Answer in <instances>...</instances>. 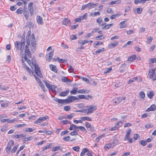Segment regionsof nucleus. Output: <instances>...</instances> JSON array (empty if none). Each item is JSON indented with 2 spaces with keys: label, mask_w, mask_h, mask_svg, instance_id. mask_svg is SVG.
<instances>
[{
  "label": "nucleus",
  "mask_w": 156,
  "mask_h": 156,
  "mask_svg": "<svg viewBox=\"0 0 156 156\" xmlns=\"http://www.w3.org/2000/svg\"><path fill=\"white\" fill-rule=\"evenodd\" d=\"M30 66V67L32 68H33L34 67L35 68V72L36 74L39 77H42V75L41 72V70L40 68H39L38 66L34 62L32 61L31 62L30 61V64L28 63Z\"/></svg>",
  "instance_id": "nucleus-1"
},
{
  "label": "nucleus",
  "mask_w": 156,
  "mask_h": 156,
  "mask_svg": "<svg viewBox=\"0 0 156 156\" xmlns=\"http://www.w3.org/2000/svg\"><path fill=\"white\" fill-rule=\"evenodd\" d=\"M25 55L24 58L28 63H30V60L27 58H31V55L30 52L29 51V48L27 45H26L25 47Z\"/></svg>",
  "instance_id": "nucleus-2"
},
{
  "label": "nucleus",
  "mask_w": 156,
  "mask_h": 156,
  "mask_svg": "<svg viewBox=\"0 0 156 156\" xmlns=\"http://www.w3.org/2000/svg\"><path fill=\"white\" fill-rule=\"evenodd\" d=\"M27 37H26V42L27 44L29 45L30 44V42H31L32 46L34 47H35L36 45V41H35V38L34 37V34H32L30 38H27Z\"/></svg>",
  "instance_id": "nucleus-3"
},
{
  "label": "nucleus",
  "mask_w": 156,
  "mask_h": 156,
  "mask_svg": "<svg viewBox=\"0 0 156 156\" xmlns=\"http://www.w3.org/2000/svg\"><path fill=\"white\" fill-rule=\"evenodd\" d=\"M87 109V114L89 115L93 113L96 109V108L95 106L90 105L88 106Z\"/></svg>",
  "instance_id": "nucleus-4"
},
{
  "label": "nucleus",
  "mask_w": 156,
  "mask_h": 156,
  "mask_svg": "<svg viewBox=\"0 0 156 156\" xmlns=\"http://www.w3.org/2000/svg\"><path fill=\"white\" fill-rule=\"evenodd\" d=\"M78 99V98L74 96H70L67 99H66V103H69Z\"/></svg>",
  "instance_id": "nucleus-5"
},
{
  "label": "nucleus",
  "mask_w": 156,
  "mask_h": 156,
  "mask_svg": "<svg viewBox=\"0 0 156 156\" xmlns=\"http://www.w3.org/2000/svg\"><path fill=\"white\" fill-rule=\"evenodd\" d=\"M49 117L48 116H45L39 118L38 119L34 122L35 124H37L43 122L45 120L48 119Z\"/></svg>",
  "instance_id": "nucleus-6"
},
{
  "label": "nucleus",
  "mask_w": 156,
  "mask_h": 156,
  "mask_svg": "<svg viewBox=\"0 0 156 156\" xmlns=\"http://www.w3.org/2000/svg\"><path fill=\"white\" fill-rule=\"evenodd\" d=\"M62 24L66 26H69L71 25V22L69 19L67 18H65L63 20Z\"/></svg>",
  "instance_id": "nucleus-7"
},
{
  "label": "nucleus",
  "mask_w": 156,
  "mask_h": 156,
  "mask_svg": "<svg viewBox=\"0 0 156 156\" xmlns=\"http://www.w3.org/2000/svg\"><path fill=\"white\" fill-rule=\"evenodd\" d=\"M21 47L20 48V50L21 52H23L24 50V46L25 44V39H22L21 42Z\"/></svg>",
  "instance_id": "nucleus-8"
},
{
  "label": "nucleus",
  "mask_w": 156,
  "mask_h": 156,
  "mask_svg": "<svg viewBox=\"0 0 156 156\" xmlns=\"http://www.w3.org/2000/svg\"><path fill=\"white\" fill-rule=\"evenodd\" d=\"M53 55V51L51 52L48 54L46 55V60L48 62H49L51 60V58L52 57Z\"/></svg>",
  "instance_id": "nucleus-9"
},
{
  "label": "nucleus",
  "mask_w": 156,
  "mask_h": 156,
  "mask_svg": "<svg viewBox=\"0 0 156 156\" xmlns=\"http://www.w3.org/2000/svg\"><path fill=\"white\" fill-rule=\"evenodd\" d=\"M87 8L90 9L97 6V4L92 2H90L86 5Z\"/></svg>",
  "instance_id": "nucleus-10"
},
{
  "label": "nucleus",
  "mask_w": 156,
  "mask_h": 156,
  "mask_svg": "<svg viewBox=\"0 0 156 156\" xmlns=\"http://www.w3.org/2000/svg\"><path fill=\"white\" fill-rule=\"evenodd\" d=\"M122 99L121 98H114L113 100V101L115 103V105H117L120 103L122 101Z\"/></svg>",
  "instance_id": "nucleus-11"
},
{
  "label": "nucleus",
  "mask_w": 156,
  "mask_h": 156,
  "mask_svg": "<svg viewBox=\"0 0 156 156\" xmlns=\"http://www.w3.org/2000/svg\"><path fill=\"white\" fill-rule=\"evenodd\" d=\"M33 5V4L31 2L29 4L28 9L31 15H32L33 14L34 10L32 6Z\"/></svg>",
  "instance_id": "nucleus-12"
},
{
  "label": "nucleus",
  "mask_w": 156,
  "mask_h": 156,
  "mask_svg": "<svg viewBox=\"0 0 156 156\" xmlns=\"http://www.w3.org/2000/svg\"><path fill=\"white\" fill-rule=\"evenodd\" d=\"M156 106L155 105L153 104L151 105V106L148 108L146 110V112H149L150 111H154L156 109Z\"/></svg>",
  "instance_id": "nucleus-13"
},
{
  "label": "nucleus",
  "mask_w": 156,
  "mask_h": 156,
  "mask_svg": "<svg viewBox=\"0 0 156 156\" xmlns=\"http://www.w3.org/2000/svg\"><path fill=\"white\" fill-rule=\"evenodd\" d=\"M77 92L78 93L81 94H88L90 92L89 90H85L84 89H81L79 90Z\"/></svg>",
  "instance_id": "nucleus-14"
},
{
  "label": "nucleus",
  "mask_w": 156,
  "mask_h": 156,
  "mask_svg": "<svg viewBox=\"0 0 156 156\" xmlns=\"http://www.w3.org/2000/svg\"><path fill=\"white\" fill-rule=\"evenodd\" d=\"M148 76L150 78L152 79L154 77V72L152 69L149 70Z\"/></svg>",
  "instance_id": "nucleus-15"
},
{
  "label": "nucleus",
  "mask_w": 156,
  "mask_h": 156,
  "mask_svg": "<svg viewBox=\"0 0 156 156\" xmlns=\"http://www.w3.org/2000/svg\"><path fill=\"white\" fill-rule=\"evenodd\" d=\"M50 68L52 71L55 73L57 72V69L55 66L53 65H50Z\"/></svg>",
  "instance_id": "nucleus-16"
},
{
  "label": "nucleus",
  "mask_w": 156,
  "mask_h": 156,
  "mask_svg": "<svg viewBox=\"0 0 156 156\" xmlns=\"http://www.w3.org/2000/svg\"><path fill=\"white\" fill-rule=\"evenodd\" d=\"M37 20L38 23L39 24H42L43 23V20L41 16H38L37 17Z\"/></svg>",
  "instance_id": "nucleus-17"
},
{
  "label": "nucleus",
  "mask_w": 156,
  "mask_h": 156,
  "mask_svg": "<svg viewBox=\"0 0 156 156\" xmlns=\"http://www.w3.org/2000/svg\"><path fill=\"white\" fill-rule=\"evenodd\" d=\"M15 47L16 48V50H20V48L21 47V43L20 42L16 41L15 42Z\"/></svg>",
  "instance_id": "nucleus-18"
},
{
  "label": "nucleus",
  "mask_w": 156,
  "mask_h": 156,
  "mask_svg": "<svg viewBox=\"0 0 156 156\" xmlns=\"http://www.w3.org/2000/svg\"><path fill=\"white\" fill-rule=\"evenodd\" d=\"M69 90H67L66 91L61 92L59 95L61 96H66L69 92Z\"/></svg>",
  "instance_id": "nucleus-19"
},
{
  "label": "nucleus",
  "mask_w": 156,
  "mask_h": 156,
  "mask_svg": "<svg viewBox=\"0 0 156 156\" xmlns=\"http://www.w3.org/2000/svg\"><path fill=\"white\" fill-rule=\"evenodd\" d=\"M61 80L64 82H71L72 81L69 80V79L68 78L66 77L63 76L61 79Z\"/></svg>",
  "instance_id": "nucleus-20"
},
{
  "label": "nucleus",
  "mask_w": 156,
  "mask_h": 156,
  "mask_svg": "<svg viewBox=\"0 0 156 156\" xmlns=\"http://www.w3.org/2000/svg\"><path fill=\"white\" fill-rule=\"evenodd\" d=\"M80 119L83 121L87 120L90 121H92V119L89 117H82Z\"/></svg>",
  "instance_id": "nucleus-21"
},
{
  "label": "nucleus",
  "mask_w": 156,
  "mask_h": 156,
  "mask_svg": "<svg viewBox=\"0 0 156 156\" xmlns=\"http://www.w3.org/2000/svg\"><path fill=\"white\" fill-rule=\"evenodd\" d=\"M136 58V55H133L131 57L128 58V60L130 62H133L135 59Z\"/></svg>",
  "instance_id": "nucleus-22"
},
{
  "label": "nucleus",
  "mask_w": 156,
  "mask_h": 156,
  "mask_svg": "<svg viewBox=\"0 0 156 156\" xmlns=\"http://www.w3.org/2000/svg\"><path fill=\"white\" fill-rule=\"evenodd\" d=\"M100 15V12H92L90 13V16H91L93 17H94L97 16H99Z\"/></svg>",
  "instance_id": "nucleus-23"
},
{
  "label": "nucleus",
  "mask_w": 156,
  "mask_h": 156,
  "mask_svg": "<svg viewBox=\"0 0 156 156\" xmlns=\"http://www.w3.org/2000/svg\"><path fill=\"white\" fill-rule=\"evenodd\" d=\"M154 95V93L153 91H151L147 93V96L150 99H152Z\"/></svg>",
  "instance_id": "nucleus-24"
},
{
  "label": "nucleus",
  "mask_w": 156,
  "mask_h": 156,
  "mask_svg": "<svg viewBox=\"0 0 156 156\" xmlns=\"http://www.w3.org/2000/svg\"><path fill=\"white\" fill-rule=\"evenodd\" d=\"M78 88L76 87H73L72 90L70 91L71 94H75L77 91Z\"/></svg>",
  "instance_id": "nucleus-25"
},
{
  "label": "nucleus",
  "mask_w": 156,
  "mask_h": 156,
  "mask_svg": "<svg viewBox=\"0 0 156 156\" xmlns=\"http://www.w3.org/2000/svg\"><path fill=\"white\" fill-rule=\"evenodd\" d=\"M88 151V149L85 148H83L82 151V152H81L80 156H83L85 154V153L86 152H87Z\"/></svg>",
  "instance_id": "nucleus-26"
},
{
  "label": "nucleus",
  "mask_w": 156,
  "mask_h": 156,
  "mask_svg": "<svg viewBox=\"0 0 156 156\" xmlns=\"http://www.w3.org/2000/svg\"><path fill=\"white\" fill-rule=\"evenodd\" d=\"M146 1V0H135L134 1V3L135 4H137L141 2L143 3H144Z\"/></svg>",
  "instance_id": "nucleus-27"
},
{
  "label": "nucleus",
  "mask_w": 156,
  "mask_h": 156,
  "mask_svg": "<svg viewBox=\"0 0 156 156\" xmlns=\"http://www.w3.org/2000/svg\"><path fill=\"white\" fill-rule=\"evenodd\" d=\"M14 145V141L13 140H10L9 142L8 143L7 147H8L9 148H11V147L12 145Z\"/></svg>",
  "instance_id": "nucleus-28"
},
{
  "label": "nucleus",
  "mask_w": 156,
  "mask_h": 156,
  "mask_svg": "<svg viewBox=\"0 0 156 156\" xmlns=\"http://www.w3.org/2000/svg\"><path fill=\"white\" fill-rule=\"evenodd\" d=\"M121 3V1L120 0H116L115 1H112L110 2V5H113L115 4H118Z\"/></svg>",
  "instance_id": "nucleus-29"
},
{
  "label": "nucleus",
  "mask_w": 156,
  "mask_h": 156,
  "mask_svg": "<svg viewBox=\"0 0 156 156\" xmlns=\"http://www.w3.org/2000/svg\"><path fill=\"white\" fill-rule=\"evenodd\" d=\"M140 98H141L142 100H144L145 97V94L144 92L141 91L139 93V94Z\"/></svg>",
  "instance_id": "nucleus-30"
},
{
  "label": "nucleus",
  "mask_w": 156,
  "mask_h": 156,
  "mask_svg": "<svg viewBox=\"0 0 156 156\" xmlns=\"http://www.w3.org/2000/svg\"><path fill=\"white\" fill-rule=\"evenodd\" d=\"M118 44V42L115 41L110 44L109 46L111 48H113V47L116 46Z\"/></svg>",
  "instance_id": "nucleus-31"
},
{
  "label": "nucleus",
  "mask_w": 156,
  "mask_h": 156,
  "mask_svg": "<svg viewBox=\"0 0 156 156\" xmlns=\"http://www.w3.org/2000/svg\"><path fill=\"white\" fill-rule=\"evenodd\" d=\"M79 129L80 130L84 132L85 133H86L87 132V130H86L84 126H79Z\"/></svg>",
  "instance_id": "nucleus-32"
},
{
  "label": "nucleus",
  "mask_w": 156,
  "mask_h": 156,
  "mask_svg": "<svg viewBox=\"0 0 156 156\" xmlns=\"http://www.w3.org/2000/svg\"><path fill=\"white\" fill-rule=\"evenodd\" d=\"M61 122L63 125L70 124V122L67 120H62L61 121Z\"/></svg>",
  "instance_id": "nucleus-33"
},
{
  "label": "nucleus",
  "mask_w": 156,
  "mask_h": 156,
  "mask_svg": "<svg viewBox=\"0 0 156 156\" xmlns=\"http://www.w3.org/2000/svg\"><path fill=\"white\" fill-rule=\"evenodd\" d=\"M137 79L138 78L137 77L133 78L129 80L128 83H132L135 80H137Z\"/></svg>",
  "instance_id": "nucleus-34"
},
{
  "label": "nucleus",
  "mask_w": 156,
  "mask_h": 156,
  "mask_svg": "<svg viewBox=\"0 0 156 156\" xmlns=\"http://www.w3.org/2000/svg\"><path fill=\"white\" fill-rule=\"evenodd\" d=\"M88 41L87 40H84L83 41H78V43H80L82 45H84L85 44L87 43Z\"/></svg>",
  "instance_id": "nucleus-35"
},
{
  "label": "nucleus",
  "mask_w": 156,
  "mask_h": 156,
  "mask_svg": "<svg viewBox=\"0 0 156 156\" xmlns=\"http://www.w3.org/2000/svg\"><path fill=\"white\" fill-rule=\"evenodd\" d=\"M46 87L49 89H50L51 87V85L48 83L47 81L44 80L43 81Z\"/></svg>",
  "instance_id": "nucleus-36"
},
{
  "label": "nucleus",
  "mask_w": 156,
  "mask_h": 156,
  "mask_svg": "<svg viewBox=\"0 0 156 156\" xmlns=\"http://www.w3.org/2000/svg\"><path fill=\"white\" fill-rule=\"evenodd\" d=\"M57 59L58 60L60 63H64L65 62H66L65 59H60L59 57L57 58Z\"/></svg>",
  "instance_id": "nucleus-37"
},
{
  "label": "nucleus",
  "mask_w": 156,
  "mask_h": 156,
  "mask_svg": "<svg viewBox=\"0 0 156 156\" xmlns=\"http://www.w3.org/2000/svg\"><path fill=\"white\" fill-rule=\"evenodd\" d=\"M140 143L143 146H145L147 144V142L144 140H142L140 142Z\"/></svg>",
  "instance_id": "nucleus-38"
},
{
  "label": "nucleus",
  "mask_w": 156,
  "mask_h": 156,
  "mask_svg": "<svg viewBox=\"0 0 156 156\" xmlns=\"http://www.w3.org/2000/svg\"><path fill=\"white\" fill-rule=\"evenodd\" d=\"M80 147L79 146H76L73 147L72 149L75 151L79 152L80 150Z\"/></svg>",
  "instance_id": "nucleus-39"
},
{
  "label": "nucleus",
  "mask_w": 156,
  "mask_h": 156,
  "mask_svg": "<svg viewBox=\"0 0 156 156\" xmlns=\"http://www.w3.org/2000/svg\"><path fill=\"white\" fill-rule=\"evenodd\" d=\"M34 131V129L32 128H26L25 129V131L27 132H33Z\"/></svg>",
  "instance_id": "nucleus-40"
},
{
  "label": "nucleus",
  "mask_w": 156,
  "mask_h": 156,
  "mask_svg": "<svg viewBox=\"0 0 156 156\" xmlns=\"http://www.w3.org/2000/svg\"><path fill=\"white\" fill-rule=\"evenodd\" d=\"M104 50L105 49L104 48H102L100 49H98L96 51V53L97 54H99L100 53L103 52L104 51Z\"/></svg>",
  "instance_id": "nucleus-41"
},
{
  "label": "nucleus",
  "mask_w": 156,
  "mask_h": 156,
  "mask_svg": "<svg viewBox=\"0 0 156 156\" xmlns=\"http://www.w3.org/2000/svg\"><path fill=\"white\" fill-rule=\"evenodd\" d=\"M140 136L139 135L137 134H135L133 135V138L135 140H137L139 139Z\"/></svg>",
  "instance_id": "nucleus-42"
},
{
  "label": "nucleus",
  "mask_w": 156,
  "mask_h": 156,
  "mask_svg": "<svg viewBox=\"0 0 156 156\" xmlns=\"http://www.w3.org/2000/svg\"><path fill=\"white\" fill-rule=\"evenodd\" d=\"M71 107L69 106H65L64 107V109L66 111H69L70 110Z\"/></svg>",
  "instance_id": "nucleus-43"
},
{
  "label": "nucleus",
  "mask_w": 156,
  "mask_h": 156,
  "mask_svg": "<svg viewBox=\"0 0 156 156\" xmlns=\"http://www.w3.org/2000/svg\"><path fill=\"white\" fill-rule=\"evenodd\" d=\"M104 37H103L102 35H99L96 37V40H102L103 39H104Z\"/></svg>",
  "instance_id": "nucleus-44"
},
{
  "label": "nucleus",
  "mask_w": 156,
  "mask_h": 156,
  "mask_svg": "<svg viewBox=\"0 0 156 156\" xmlns=\"http://www.w3.org/2000/svg\"><path fill=\"white\" fill-rule=\"evenodd\" d=\"M74 116L73 114L72 113L69 115H67L66 117L69 119H71Z\"/></svg>",
  "instance_id": "nucleus-45"
},
{
  "label": "nucleus",
  "mask_w": 156,
  "mask_h": 156,
  "mask_svg": "<svg viewBox=\"0 0 156 156\" xmlns=\"http://www.w3.org/2000/svg\"><path fill=\"white\" fill-rule=\"evenodd\" d=\"M112 70V68L110 67L109 68L107 69L104 71V73L105 74L109 73Z\"/></svg>",
  "instance_id": "nucleus-46"
},
{
  "label": "nucleus",
  "mask_w": 156,
  "mask_h": 156,
  "mask_svg": "<svg viewBox=\"0 0 156 156\" xmlns=\"http://www.w3.org/2000/svg\"><path fill=\"white\" fill-rule=\"evenodd\" d=\"M58 102L59 103L63 104L64 103H66V99H59Z\"/></svg>",
  "instance_id": "nucleus-47"
},
{
  "label": "nucleus",
  "mask_w": 156,
  "mask_h": 156,
  "mask_svg": "<svg viewBox=\"0 0 156 156\" xmlns=\"http://www.w3.org/2000/svg\"><path fill=\"white\" fill-rule=\"evenodd\" d=\"M52 144H50L49 145L46 146L44 148L43 150L44 151L50 148L52 146Z\"/></svg>",
  "instance_id": "nucleus-48"
},
{
  "label": "nucleus",
  "mask_w": 156,
  "mask_h": 156,
  "mask_svg": "<svg viewBox=\"0 0 156 156\" xmlns=\"http://www.w3.org/2000/svg\"><path fill=\"white\" fill-rule=\"evenodd\" d=\"M153 38L151 37L150 36L148 38L147 40V42L149 44H150L152 40H153Z\"/></svg>",
  "instance_id": "nucleus-49"
},
{
  "label": "nucleus",
  "mask_w": 156,
  "mask_h": 156,
  "mask_svg": "<svg viewBox=\"0 0 156 156\" xmlns=\"http://www.w3.org/2000/svg\"><path fill=\"white\" fill-rule=\"evenodd\" d=\"M28 14H29V12H24L23 13V14L24 16L26 18V19L27 20H28V17H29Z\"/></svg>",
  "instance_id": "nucleus-50"
},
{
  "label": "nucleus",
  "mask_w": 156,
  "mask_h": 156,
  "mask_svg": "<svg viewBox=\"0 0 156 156\" xmlns=\"http://www.w3.org/2000/svg\"><path fill=\"white\" fill-rule=\"evenodd\" d=\"M39 84V86L41 87L42 89L43 90L44 92L45 91V90H44L45 87L44 84L41 83V82Z\"/></svg>",
  "instance_id": "nucleus-51"
},
{
  "label": "nucleus",
  "mask_w": 156,
  "mask_h": 156,
  "mask_svg": "<svg viewBox=\"0 0 156 156\" xmlns=\"http://www.w3.org/2000/svg\"><path fill=\"white\" fill-rule=\"evenodd\" d=\"M137 13L140 14L142 11V9L141 8H138L136 9Z\"/></svg>",
  "instance_id": "nucleus-52"
},
{
  "label": "nucleus",
  "mask_w": 156,
  "mask_h": 156,
  "mask_svg": "<svg viewBox=\"0 0 156 156\" xmlns=\"http://www.w3.org/2000/svg\"><path fill=\"white\" fill-rule=\"evenodd\" d=\"M74 69L71 66H69V68L68 69V71L69 73H74Z\"/></svg>",
  "instance_id": "nucleus-53"
},
{
  "label": "nucleus",
  "mask_w": 156,
  "mask_h": 156,
  "mask_svg": "<svg viewBox=\"0 0 156 156\" xmlns=\"http://www.w3.org/2000/svg\"><path fill=\"white\" fill-rule=\"evenodd\" d=\"M26 70L30 75H34L33 72L29 68H27V69Z\"/></svg>",
  "instance_id": "nucleus-54"
},
{
  "label": "nucleus",
  "mask_w": 156,
  "mask_h": 156,
  "mask_svg": "<svg viewBox=\"0 0 156 156\" xmlns=\"http://www.w3.org/2000/svg\"><path fill=\"white\" fill-rule=\"evenodd\" d=\"M73 122L77 124L78 123H82L83 122V121L82 119L79 120L74 119L73 120Z\"/></svg>",
  "instance_id": "nucleus-55"
},
{
  "label": "nucleus",
  "mask_w": 156,
  "mask_h": 156,
  "mask_svg": "<svg viewBox=\"0 0 156 156\" xmlns=\"http://www.w3.org/2000/svg\"><path fill=\"white\" fill-rule=\"evenodd\" d=\"M18 147L17 145L16 146H14L13 148H12L11 152L14 153L16 152L17 149V148Z\"/></svg>",
  "instance_id": "nucleus-56"
},
{
  "label": "nucleus",
  "mask_w": 156,
  "mask_h": 156,
  "mask_svg": "<svg viewBox=\"0 0 156 156\" xmlns=\"http://www.w3.org/2000/svg\"><path fill=\"white\" fill-rule=\"evenodd\" d=\"M80 17L82 20L86 19L87 18V13H86L84 14L83 15V16H80Z\"/></svg>",
  "instance_id": "nucleus-57"
},
{
  "label": "nucleus",
  "mask_w": 156,
  "mask_h": 156,
  "mask_svg": "<svg viewBox=\"0 0 156 156\" xmlns=\"http://www.w3.org/2000/svg\"><path fill=\"white\" fill-rule=\"evenodd\" d=\"M35 78V79H36V81L39 84L41 82V81L40 80V79L38 78V77H37V76H36L35 75H33Z\"/></svg>",
  "instance_id": "nucleus-58"
},
{
  "label": "nucleus",
  "mask_w": 156,
  "mask_h": 156,
  "mask_svg": "<svg viewBox=\"0 0 156 156\" xmlns=\"http://www.w3.org/2000/svg\"><path fill=\"white\" fill-rule=\"evenodd\" d=\"M75 127H76V125L73 124H72L70 125V127L69 128V130H72L73 129V128Z\"/></svg>",
  "instance_id": "nucleus-59"
},
{
  "label": "nucleus",
  "mask_w": 156,
  "mask_h": 156,
  "mask_svg": "<svg viewBox=\"0 0 156 156\" xmlns=\"http://www.w3.org/2000/svg\"><path fill=\"white\" fill-rule=\"evenodd\" d=\"M131 130L130 129H129L126 132V135L129 136L131 133Z\"/></svg>",
  "instance_id": "nucleus-60"
},
{
  "label": "nucleus",
  "mask_w": 156,
  "mask_h": 156,
  "mask_svg": "<svg viewBox=\"0 0 156 156\" xmlns=\"http://www.w3.org/2000/svg\"><path fill=\"white\" fill-rule=\"evenodd\" d=\"M108 24L102 27V29L103 30L108 29L109 28Z\"/></svg>",
  "instance_id": "nucleus-61"
},
{
  "label": "nucleus",
  "mask_w": 156,
  "mask_h": 156,
  "mask_svg": "<svg viewBox=\"0 0 156 156\" xmlns=\"http://www.w3.org/2000/svg\"><path fill=\"white\" fill-rule=\"evenodd\" d=\"M70 38L72 40H74L77 39V37H76L75 35H72L70 36Z\"/></svg>",
  "instance_id": "nucleus-62"
},
{
  "label": "nucleus",
  "mask_w": 156,
  "mask_h": 156,
  "mask_svg": "<svg viewBox=\"0 0 156 156\" xmlns=\"http://www.w3.org/2000/svg\"><path fill=\"white\" fill-rule=\"evenodd\" d=\"M70 137L69 136H68L66 137H64L63 139V140L65 141H68L70 140Z\"/></svg>",
  "instance_id": "nucleus-63"
},
{
  "label": "nucleus",
  "mask_w": 156,
  "mask_h": 156,
  "mask_svg": "<svg viewBox=\"0 0 156 156\" xmlns=\"http://www.w3.org/2000/svg\"><path fill=\"white\" fill-rule=\"evenodd\" d=\"M150 61L152 63L154 62H156V58H151L150 59Z\"/></svg>",
  "instance_id": "nucleus-64"
}]
</instances>
